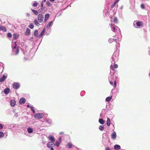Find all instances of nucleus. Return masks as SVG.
<instances>
[{
    "label": "nucleus",
    "mask_w": 150,
    "mask_h": 150,
    "mask_svg": "<svg viewBox=\"0 0 150 150\" xmlns=\"http://www.w3.org/2000/svg\"><path fill=\"white\" fill-rule=\"evenodd\" d=\"M27 131L28 132L30 133H32L33 132V130L30 127L28 128V129Z\"/></svg>",
    "instance_id": "obj_21"
},
{
    "label": "nucleus",
    "mask_w": 150,
    "mask_h": 150,
    "mask_svg": "<svg viewBox=\"0 0 150 150\" xmlns=\"http://www.w3.org/2000/svg\"><path fill=\"white\" fill-rule=\"evenodd\" d=\"M50 150H54V149L52 147H51V149Z\"/></svg>",
    "instance_id": "obj_50"
},
{
    "label": "nucleus",
    "mask_w": 150,
    "mask_h": 150,
    "mask_svg": "<svg viewBox=\"0 0 150 150\" xmlns=\"http://www.w3.org/2000/svg\"><path fill=\"white\" fill-rule=\"evenodd\" d=\"M64 134L63 132H60V134Z\"/></svg>",
    "instance_id": "obj_52"
},
{
    "label": "nucleus",
    "mask_w": 150,
    "mask_h": 150,
    "mask_svg": "<svg viewBox=\"0 0 150 150\" xmlns=\"http://www.w3.org/2000/svg\"><path fill=\"white\" fill-rule=\"evenodd\" d=\"M143 24V22L140 21H138L136 23V25L138 27H140L142 26Z\"/></svg>",
    "instance_id": "obj_8"
},
{
    "label": "nucleus",
    "mask_w": 150,
    "mask_h": 150,
    "mask_svg": "<svg viewBox=\"0 0 150 150\" xmlns=\"http://www.w3.org/2000/svg\"><path fill=\"white\" fill-rule=\"evenodd\" d=\"M110 84L111 85H113V82L112 81H110Z\"/></svg>",
    "instance_id": "obj_47"
},
{
    "label": "nucleus",
    "mask_w": 150,
    "mask_h": 150,
    "mask_svg": "<svg viewBox=\"0 0 150 150\" xmlns=\"http://www.w3.org/2000/svg\"><path fill=\"white\" fill-rule=\"evenodd\" d=\"M34 25L32 24H30L28 26V27L31 29H33L34 28Z\"/></svg>",
    "instance_id": "obj_33"
},
{
    "label": "nucleus",
    "mask_w": 150,
    "mask_h": 150,
    "mask_svg": "<svg viewBox=\"0 0 150 150\" xmlns=\"http://www.w3.org/2000/svg\"><path fill=\"white\" fill-rule=\"evenodd\" d=\"M31 10L35 15H37L38 14V12L36 10L33 9H31Z\"/></svg>",
    "instance_id": "obj_17"
},
{
    "label": "nucleus",
    "mask_w": 150,
    "mask_h": 150,
    "mask_svg": "<svg viewBox=\"0 0 150 150\" xmlns=\"http://www.w3.org/2000/svg\"><path fill=\"white\" fill-rule=\"evenodd\" d=\"M67 146L69 148H71L72 147V145L69 142L67 143Z\"/></svg>",
    "instance_id": "obj_22"
},
{
    "label": "nucleus",
    "mask_w": 150,
    "mask_h": 150,
    "mask_svg": "<svg viewBox=\"0 0 150 150\" xmlns=\"http://www.w3.org/2000/svg\"><path fill=\"white\" fill-rule=\"evenodd\" d=\"M3 128V126L1 124H0V129H2Z\"/></svg>",
    "instance_id": "obj_46"
},
{
    "label": "nucleus",
    "mask_w": 150,
    "mask_h": 150,
    "mask_svg": "<svg viewBox=\"0 0 150 150\" xmlns=\"http://www.w3.org/2000/svg\"><path fill=\"white\" fill-rule=\"evenodd\" d=\"M46 0H44L43 1L44 2H45Z\"/></svg>",
    "instance_id": "obj_54"
},
{
    "label": "nucleus",
    "mask_w": 150,
    "mask_h": 150,
    "mask_svg": "<svg viewBox=\"0 0 150 150\" xmlns=\"http://www.w3.org/2000/svg\"><path fill=\"white\" fill-rule=\"evenodd\" d=\"M116 138V133L115 132H113L111 134V138L115 139Z\"/></svg>",
    "instance_id": "obj_9"
},
{
    "label": "nucleus",
    "mask_w": 150,
    "mask_h": 150,
    "mask_svg": "<svg viewBox=\"0 0 150 150\" xmlns=\"http://www.w3.org/2000/svg\"><path fill=\"white\" fill-rule=\"evenodd\" d=\"M13 38H15V39H16L18 37L17 35L15 34H14L13 35Z\"/></svg>",
    "instance_id": "obj_36"
},
{
    "label": "nucleus",
    "mask_w": 150,
    "mask_h": 150,
    "mask_svg": "<svg viewBox=\"0 0 150 150\" xmlns=\"http://www.w3.org/2000/svg\"><path fill=\"white\" fill-rule=\"evenodd\" d=\"M19 49L18 48V47L16 49V51L15 54H18L19 53Z\"/></svg>",
    "instance_id": "obj_32"
},
{
    "label": "nucleus",
    "mask_w": 150,
    "mask_h": 150,
    "mask_svg": "<svg viewBox=\"0 0 150 150\" xmlns=\"http://www.w3.org/2000/svg\"><path fill=\"white\" fill-rule=\"evenodd\" d=\"M118 0L119 1V0Z\"/></svg>",
    "instance_id": "obj_57"
},
{
    "label": "nucleus",
    "mask_w": 150,
    "mask_h": 150,
    "mask_svg": "<svg viewBox=\"0 0 150 150\" xmlns=\"http://www.w3.org/2000/svg\"><path fill=\"white\" fill-rule=\"evenodd\" d=\"M110 120L109 118H107V125L108 126H109L110 125Z\"/></svg>",
    "instance_id": "obj_19"
},
{
    "label": "nucleus",
    "mask_w": 150,
    "mask_h": 150,
    "mask_svg": "<svg viewBox=\"0 0 150 150\" xmlns=\"http://www.w3.org/2000/svg\"><path fill=\"white\" fill-rule=\"evenodd\" d=\"M111 97H107L106 98V101L107 102L110 101L111 100Z\"/></svg>",
    "instance_id": "obj_27"
},
{
    "label": "nucleus",
    "mask_w": 150,
    "mask_h": 150,
    "mask_svg": "<svg viewBox=\"0 0 150 150\" xmlns=\"http://www.w3.org/2000/svg\"><path fill=\"white\" fill-rule=\"evenodd\" d=\"M7 78V76H6L5 75H4L2 77L0 78V82H2L4 81L6 78Z\"/></svg>",
    "instance_id": "obj_11"
},
{
    "label": "nucleus",
    "mask_w": 150,
    "mask_h": 150,
    "mask_svg": "<svg viewBox=\"0 0 150 150\" xmlns=\"http://www.w3.org/2000/svg\"><path fill=\"white\" fill-rule=\"evenodd\" d=\"M16 44H15V46L13 47V49H16Z\"/></svg>",
    "instance_id": "obj_48"
},
{
    "label": "nucleus",
    "mask_w": 150,
    "mask_h": 150,
    "mask_svg": "<svg viewBox=\"0 0 150 150\" xmlns=\"http://www.w3.org/2000/svg\"><path fill=\"white\" fill-rule=\"evenodd\" d=\"M48 138L51 141L52 143H54L55 141V139L54 137L53 136H49Z\"/></svg>",
    "instance_id": "obj_12"
},
{
    "label": "nucleus",
    "mask_w": 150,
    "mask_h": 150,
    "mask_svg": "<svg viewBox=\"0 0 150 150\" xmlns=\"http://www.w3.org/2000/svg\"><path fill=\"white\" fill-rule=\"evenodd\" d=\"M30 33V30L28 28H27L25 32V35H29Z\"/></svg>",
    "instance_id": "obj_10"
},
{
    "label": "nucleus",
    "mask_w": 150,
    "mask_h": 150,
    "mask_svg": "<svg viewBox=\"0 0 150 150\" xmlns=\"http://www.w3.org/2000/svg\"><path fill=\"white\" fill-rule=\"evenodd\" d=\"M52 21L49 23L47 26V28H48L49 27H50V26L52 24Z\"/></svg>",
    "instance_id": "obj_30"
},
{
    "label": "nucleus",
    "mask_w": 150,
    "mask_h": 150,
    "mask_svg": "<svg viewBox=\"0 0 150 150\" xmlns=\"http://www.w3.org/2000/svg\"><path fill=\"white\" fill-rule=\"evenodd\" d=\"M46 4L48 6H50L51 4L50 2L48 1H47Z\"/></svg>",
    "instance_id": "obj_39"
},
{
    "label": "nucleus",
    "mask_w": 150,
    "mask_h": 150,
    "mask_svg": "<svg viewBox=\"0 0 150 150\" xmlns=\"http://www.w3.org/2000/svg\"><path fill=\"white\" fill-rule=\"evenodd\" d=\"M114 148L116 150H119L120 149V146L119 145H115L114 146Z\"/></svg>",
    "instance_id": "obj_15"
},
{
    "label": "nucleus",
    "mask_w": 150,
    "mask_h": 150,
    "mask_svg": "<svg viewBox=\"0 0 150 150\" xmlns=\"http://www.w3.org/2000/svg\"><path fill=\"white\" fill-rule=\"evenodd\" d=\"M27 107H28V108H29V107H30V106L29 105H27Z\"/></svg>",
    "instance_id": "obj_51"
},
{
    "label": "nucleus",
    "mask_w": 150,
    "mask_h": 150,
    "mask_svg": "<svg viewBox=\"0 0 150 150\" xmlns=\"http://www.w3.org/2000/svg\"><path fill=\"white\" fill-rule=\"evenodd\" d=\"M112 40H113L115 42L116 41V40L115 39H112V40L111 39H109L108 40L109 41L110 43H111L113 42V41Z\"/></svg>",
    "instance_id": "obj_31"
},
{
    "label": "nucleus",
    "mask_w": 150,
    "mask_h": 150,
    "mask_svg": "<svg viewBox=\"0 0 150 150\" xmlns=\"http://www.w3.org/2000/svg\"><path fill=\"white\" fill-rule=\"evenodd\" d=\"M7 36L8 38H11L12 37V35L10 33H8L7 34Z\"/></svg>",
    "instance_id": "obj_37"
},
{
    "label": "nucleus",
    "mask_w": 150,
    "mask_h": 150,
    "mask_svg": "<svg viewBox=\"0 0 150 150\" xmlns=\"http://www.w3.org/2000/svg\"><path fill=\"white\" fill-rule=\"evenodd\" d=\"M42 10V8H41V9H39V11H40V12H42V11L41 10Z\"/></svg>",
    "instance_id": "obj_49"
},
{
    "label": "nucleus",
    "mask_w": 150,
    "mask_h": 150,
    "mask_svg": "<svg viewBox=\"0 0 150 150\" xmlns=\"http://www.w3.org/2000/svg\"><path fill=\"white\" fill-rule=\"evenodd\" d=\"M9 91H10V89H9V88H7L5 89L4 91V93L6 94H8V93H9Z\"/></svg>",
    "instance_id": "obj_14"
},
{
    "label": "nucleus",
    "mask_w": 150,
    "mask_h": 150,
    "mask_svg": "<svg viewBox=\"0 0 150 150\" xmlns=\"http://www.w3.org/2000/svg\"><path fill=\"white\" fill-rule=\"evenodd\" d=\"M98 121L101 124H103L105 122V121L102 119L101 118L99 119Z\"/></svg>",
    "instance_id": "obj_18"
},
{
    "label": "nucleus",
    "mask_w": 150,
    "mask_h": 150,
    "mask_svg": "<svg viewBox=\"0 0 150 150\" xmlns=\"http://www.w3.org/2000/svg\"><path fill=\"white\" fill-rule=\"evenodd\" d=\"M141 7L142 9H144L145 8V6L143 4H141Z\"/></svg>",
    "instance_id": "obj_38"
},
{
    "label": "nucleus",
    "mask_w": 150,
    "mask_h": 150,
    "mask_svg": "<svg viewBox=\"0 0 150 150\" xmlns=\"http://www.w3.org/2000/svg\"><path fill=\"white\" fill-rule=\"evenodd\" d=\"M45 31V28H44L39 35V38H41L42 36V35L44 34Z\"/></svg>",
    "instance_id": "obj_13"
},
{
    "label": "nucleus",
    "mask_w": 150,
    "mask_h": 150,
    "mask_svg": "<svg viewBox=\"0 0 150 150\" xmlns=\"http://www.w3.org/2000/svg\"><path fill=\"white\" fill-rule=\"evenodd\" d=\"M26 102L25 98H21L19 100V103L21 104H24Z\"/></svg>",
    "instance_id": "obj_5"
},
{
    "label": "nucleus",
    "mask_w": 150,
    "mask_h": 150,
    "mask_svg": "<svg viewBox=\"0 0 150 150\" xmlns=\"http://www.w3.org/2000/svg\"><path fill=\"white\" fill-rule=\"evenodd\" d=\"M119 1L118 0H115L114 3L111 6V7L112 8H113L117 3Z\"/></svg>",
    "instance_id": "obj_16"
},
{
    "label": "nucleus",
    "mask_w": 150,
    "mask_h": 150,
    "mask_svg": "<svg viewBox=\"0 0 150 150\" xmlns=\"http://www.w3.org/2000/svg\"><path fill=\"white\" fill-rule=\"evenodd\" d=\"M110 68L113 71H114V69L113 68V66L112 65H111L110 66Z\"/></svg>",
    "instance_id": "obj_42"
},
{
    "label": "nucleus",
    "mask_w": 150,
    "mask_h": 150,
    "mask_svg": "<svg viewBox=\"0 0 150 150\" xmlns=\"http://www.w3.org/2000/svg\"><path fill=\"white\" fill-rule=\"evenodd\" d=\"M99 128L100 131H103L104 129V127L103 126L100 125L99 126Z\"/></svg>",
    "instance_id": "obj_25"
},
{
    "label": "nucleus",
    "mask_w": 150,
    "mask_h": 150,
    "mask_svg": "<svg viewBox=\"0 0 150 150\" xmlns=\"http://www.w3.org/2000/svg\"><path fill=\"white\" fill-rule=\"evenodd\" d=\"M12 86L14 88L17 89L19 88L20 84L18 83L15 82L13 84Z\"/></svg>",
    "instance_id": "obj_3"
},
{
    "label": "nucleus",
    "mask_w": 150,
    "mask_h": 150,
    "mask_svg": "<svg viewBox=\"0 0 150 150\" xmlns=\"http://www.w3.org/2000/svg\"><path fill=\"white\" fill-rule=\"evenodd\" d=\"M34 22L35 25H36L37 26H38L40 25L39 23L38 22V20H34Z\"/></svg>",
    "instance_id": "obj_20"
},
{
    "label": "nucleus",
    "mask_w": 150,
    "mask_h": 150,
    "mask_svg": "<svg viewBox=\"0 0 150 150\" xmlns=\"http://www.w3.org/2000/svg\"><path fill=\"white\" fill-rule=\"evenodd\" d=\"M34 35L35 37H37L38 35V31L37 30L35 31L34 32Z\"/></svg>",
    "instance_id": "obj_26"
},
{
    "label": "nucleus",
    "mask_w": 150,
    "mask_h": 150,
    "mask_svg": "<svg viewBox=\"0 0 150 150\" xmlns=\"http://www.w3.org/2000/svg\"><path fill=\"white\" fill-rule=\"evenodd\" d=\"M0 29L1 30H2L3 31H4V32H6V28L4 26H0Z\"/></svg>",
    "instance_id": "obj_23"
},
{
    "label": "nucleus",
    "mask_w": 150,
    "mask_h": 150,
    "mask_svg": "<svg viewBox=\"0 0 150 150\" xmlns=\"http://www.w3.org/2000/svg\"><path fill=\"white\" fill-rule=\"evenodd\" d=\"M54 144L52 143V142H49L47 144V146L49 148H50L51 147H53L54 146Z\"/></svg>",
    "instance_id": "obj_4"
},
{
    "label": "nucleus",
    "mask_w": 150,
    "mask_h": 150,
    "mask_svg": "<svg viewBox=\"0 0 150 150\" xmlns=\"http://www.w3.org/2000/svg\"><path fill=\"white\" fill-rule=\"evenodd\" d=\"M43 1H42L41 2V4H40L41 7H42V8L43 7Z\"/></svg>",
    "instance_id": "obj_43"
},
{
    "label": "nucleus",
    "mask_w": 150,
    "mask_h": 150,
    "mask_svg": "<svg viewBox=\"0 0 150 150\" xmlns=\"http://www.w3.org/2000/svg\"><path fill=\"white\" fill-rule=\"evenodd\" d=\"M16 103V101L13 100H11L10 102V105L11 107H14Z\"/></svg>",
    "instance_id": "obj_6"
},
{
    "label": "nucleus",
    "mask_w": 150,
    "mask_h": 150,
    "mask_svg": "<svg viewBox=\"0 0 150 150\" xmlns=\"http://www.w3.org/2000/svg\"><path fill=\"white\" fill-rule=\"evenodd\" d=\"M34 117L38 119H42L44 116L43 113H38L34 115Z\"/></svg>",
    "instance_id": "obj_1"
},
{
    "label": "nucleus",
    "mask_w": 150,
    "mask_h": 150,
    "mask_svg": "<svg viewBox=\"0 0 150 150\" xmlns=\"http://www.w3.org/2000/svg\"><path fill=\"white\" fill-rule=\"evenodd\" d=\"M105 150H110V148L108 147H107L105 149Z\"/></svg>",
    "instance_id": "obj_45"
},
{
    "label": "nucleus",
    "mask_w": 150,
    "mask_h": 150,
    "mask_svg": "<svg viewBox=\"0 0 150 150\" xmlns=\"http://www.w3.org/2000/svg\"><path fill=\"white\" fill-rule=\"evenodd\" d=\"M4 136V133L2 132H0V138H2Z\"/></svg>",
    "instance_id": "obj_29"
},
{
    "label": "nucleus",
    "mask_w": 150,
    "mask_h": 150,
    "mask_svg": "<svg viewBox=\"0 0 150 150\" xmlns=\"http://www.w3.org/2000/svg\"><path fill=\"white\" fill-rule=\"evenodd\" d=\"M56 146L57 147H58L59 146V143L58 142H57L56 143Z\"/></svg>",
    "instance_id": "obj_44"
},
{
    "label": "nucleus",
    "mask_w": 150,
    "mask_h": 150,
    "mask_svg": "<svg viewBox=\"0 0 150 150\" xmlns=\"http://www.w3.org/2000/svg\"><path fill=\"white\" fill-rule=\"evenodd\" d=\"M24 59L25 60H27V58H24Z\"/></svg>",
    "instance_id": "obj_53"
},
{
    "label": "nucleus",
    "mask_w": 150,
    "mask_h": 150,
    "mask_svg": "<svg viewBox=\"0 0 150 150\" xmlns=\"http://www.w3.org/2000/svg\"><path fill=\"white\" fill-rule=\"evenodd\" d=\"M14 43H15V44H16V42H15Z\"/></svg>",
    "instance_id": "obj_56"
},
{
    "label": "nucleus",
    "mask_w": 150,
    "mask_h": 150,
    "mask_svg": "<svg viewBox=\"0 0 150 150\" xmlns=\"http://www.w3.org/2000/svg\"><path fill=\"white\" fill-rule=\"evenodd\" d=\"M118 67V65L116 64H115L113 66V67L115 68H117Z\"/></svg>",
    "instance_id": "obj_40"
},
{
    "label": "nucleus",
    "mask_w": 150,
    "mask_h": 150,
    "mask_svg": "<svg viewBox=\"0 0 150 150\" xmlns=\"http://www.w3.org/2000/svg\"><path fill=\"white\" fill-rule=\"evenodd\" d=\"M30 108H31V110L33 111V113H35V110L33 109V107L32 106H30Z\"/></svg>",
    "instance_id": "obj_35"
},
{
    "label": "nucleus",
    "mask_w": 150,
    "mask_h": 150,
    "mask_svg": "<svg viewBox=\"0 0 150 150\" xmlns=\"http://www.w3.org/2000/svg\"><path fill=\"white\" fill-rule=\"evenodd\" d=\"M38 3L36 1H34L33 4V6L34 7H36L38 6Z\"/></svg>",
    "instance_id": "obj_24"
},
{
    "label": "nucleus",
    "mask_w": 150,
    "mask_h": 150,
    "mask_svg": "<svg viewBox=\"0 0 150 150\" xmlns=\"http://www.w3.org/2000/svg\"><path fill=\"white\" fill-rule=\"evenodd\" d=\"M50 17V14L48 13L46 14L45 15L44 21L46 22L48 19Z\"/></svg>",
    "instance_id": "obj_7"
},
{
    "label": "nucleus",
    "mask_w": 150,
    "mask_h": 150,
    "mask_svg": "<svg viewBox=\"0 0 150 150\" xmlns=\"http://www.w3.org/2000/svg\"><path fill=\"white\" fill-rule=\"evenodd\" d=\"M38 19L39 22L42 23L44 19L43 16L41 14H39L38 16Z\"/></svg>",
    "instance_id": "obj_2"
},
{
    "label": "nucleus",
    "mask_w": 150,
    "mask_h": 150,
    "mask_svg": "<svg viewBox=\"0 0 150 150\" xmlns=\"http://www.w3.org/2000/svg\"><path fill=\"white\" fill-rule=\"evenodd\" d=\"M116 86V81H115L114 82V85H113V87L114 88H115Z\"/></svg>",
    "instance_id": "obj_41"
},
{
    "label": "nucleus",
    "mask_w": 150,
    "mask_h": 150,
    "mask_svg": "<svg viewBox=\"0 0 150 150\" xmlns=\"http://www.w3.org/2000/svg\"><path fill=\"white\" fill-rule=\"evenodd\" d=\"M59 140H61V139H62V138H61V137H60V138H59Z\"/></svg>",
    "instance_id": "obj_55"
},
{
    "label": "nucleus",
    "mask_w": 150,
    "mask_h": 150,
    "mask_svg": "<svg viewBox=\"0 0 150 150\" xmlns=\"http://www.w3.org/2000/svg\"><path fill=\"white\" fill-rule=\"evenodd\" d=\"M111 27L113 29L112 30L113 32H115V27L113 25H112V24H111Z\"/></svg>",
    "instance_id": "obj_28"
},
{
    "label": "nucleus",
    "mask_w": 150,
    "mask_h": 150,
    "mask_svg": "<svg viewBox=\"0 0 150 150\" xmlns=\"http://www.w3.org/2000/svg\"><path fill=\"white\" fill-rule=\"evenodd\" d=\"M117 19L116 17H115L114 18L113 21L115 23H117Z\"/></svg>",
    "instance_id": "obj_34"
}]
</instances>
